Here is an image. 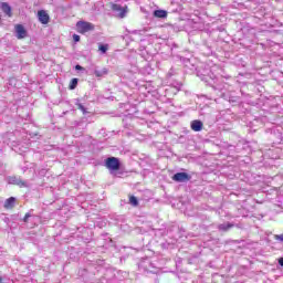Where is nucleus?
<instances>
[{
  "instance_id": "1",
  "label": "nucleus",
  "mask_w": 283,
  "mask_h": 283,
  "mask_svg": "<svg viewBox=\"0 0 283 283\" xmlns=\"http://www.w3.org/2000/svg\"><path fill=\"white\" fill-rule=\"evenodd\" d=\"M201 81L207 83V85H210V87H213V90H222L220 84H218V76H216L213 73L201 75Z\"/></svg>"
},
{
  "instance_id": "2",
  "label": "nucleus",
  "mask_w": 283,
  "mask_h": 283,
  "mask_svg": "<svg viewBox=\"0 0 283 283\" xmlns=\"http://www.w3.org/2000/svg\"><path fill=\"white\" fill-rule=\"evenodd\" d=\"M105 167L108 168L109 171H119L120 161L116 157H108L105 160Z\"/></svg>"
},
{
  "instance_id": "3",
  "label": "nucleus",
  "mask_w": 283,
  "mask_h": 283,
  "mask_svg": "<svg viewBox=\"0 0 283 283\" xmlns=\"http://www.w3.org/2000/svg\"><path fill=\"white\" fill-rule=\"evenodd\" d=\"M76 28L80 34H85V32H92L94 30V24L92 22L80 21L76 23Z\"/></svg>"
},
{
  "instance_id": "4",
  "label": "nucleus",
  "mask_w": 283,
  "mask_h": 283,
  "mask_svg": "<svg viewBox=\"0 0 283 283\" xmlns=\"http://www.w3.org/2000/svg\"><path fill=\"white\" fill-rule=\"evenodd\" d=\"M111 10H113V12H119V19H125V17H127V6L122 7L120 4L111 3Z\"/></svg>"
},
{
  "instance_id": "5",
  "label": "nucleus",
  "mask_w": 283,
  "mask_h": 283,
  "mask_svg": "<svg viewBox=\"0 0 283 283\" xmlns=\"http://www.w3.org/2000/svg\"><path fill=\"white\" fill-rule=\"evenodd\" d=\"M172 180L175 182H189V180H191V176L187 172H177L172 176Z\"/></svg>"
},
{
  "instance_id": "6",
  "label": "nucleus",
  "mask_w": 283,
  "mask_h": 283,
  "mask_svg": "<svg viewBox=\"0 0 283 283\" xmlns=\"http://www.w3.org/2000/svg\"><path fill=\"white\" fill-rule=\"evenodd\" d=\"M38 19L42 25H48L50 23V14L45 10L38 11Z\"/></svg>"
},
{
  "instance_id": "7",
  "label": "nucleus",
  "mask_w": 283,
  "mask_h": 283,
  "mask_svg": "<svg viewBox=\"0 0 283 283\" xmlns=\"http://www.w3.org/2000/svg\"><path fill=\"white\" fill-rule=\"evenodd\" d=\"M15 32H17V39H25L28 36V31L25 30V27L23 24H17L15 25Z\"/></svg>"
},
{
  "instance_id": "8",
  "label": "nucleus",
  "mask_w": 283,
  "mask_h": 283,
  "mask_svg": "<svg viewBox=\"0 0 283 283\" xmlns=\"http://www.w3.org/2000/svg\"><path fill=\"white\" fill-rule=\"evenodd\" d=\"M143 87L144 90H146V92H144L145 98H149V96H154V94H156V91H154V86H151V83L146 82Z\"/></svg>"
},
{
  "instance_id": "9",
  "label": "nucleus",
  "mask_w": 283,
  "mask_h": 283,
  "mask_svg": "<svg viewBox=\"0 0 283 283\" xmlns=\"http://www.w3.org/2000/svg\"><path fill=\"white\" fill-rule=\"evenodd\" d=\"M0 8H1L2 12H4V14H7V17H12V7H10V4H8V2H1Z\"/></svg>"
},
{
  "instance_id": "10",
  "label": "nucleus",
  "mask_w": 283,
  "mask_h": 283,
  "mask_svg": "<svg viewBox=\"0 0 283 283\" xmlns=\"http://www.w3.org/2000/svg\"><path fill=\"white\" fill-rule=\"evenodd\" d=\"M190 127H191L192 132H202V122L195 119L191 122Z\"/></svg>"
},
{
  "instance_id": "11",
  "label": "nucleus",
  "mask_w": 283,
  "mask_h": 283,
  "mask_svg": "<svg viewBox=\"0 0 283 283\" xmlns=\"http://www.w3.org/2000/svg\"><path fill=\"white\" fill-rule=\"evenodd\" d=\"M153 15L156 17V19H167V11L161 9L155 10Z\"/></svg>"
},
{
  "instance_id": "12",
  "label": "nucleus",
  "mask_w": 283,
  "mask_h": 283,
  "mask_svg": "<svg viewBox=\"0 0 283 283\" xmlns=\"http://www.w3.org/2000/svg\"><path fill=\"white\" fill-rule=\"evenodd\" d=\"M14 202H17V199L14 197H10L4 201V209H14Z\"/></svg>"
},
{
  "instance_id": "13",
  "label": "nucleus",
  "mask_w": 283,
  "mask_h": 283,
  "mask_svg": "<svg viewBox=\"0 0 283 283\" xmlns=\"http://www.w3.org/2000/svg\"><path fill=\"white\" fill-rule=\"evenodd\" d=\"M94 74H95L96 78H101L103 76H107V74H109V70H107V67H104L101 71L95 70Z\"/></svg>"
},
{
  "instance_id": "14",
  "label": "nucleus",
  "mask_w": 283,
  "mask_h": 283,
  "mask_svg": "<svg viewBox=\"0 0 283 283\" xmlns=\"http://www.w3.org/2000/svg\"><path fill=\"white\" fill-rule=\"evenodd\" d=\"M234 224L233 223H230V222H226V223H221L218 226V229L220 231H223V232H227L229 231V229H233Z\"/></svg>"
},
{
  "instance_id": "15",
  "label": "nucleus",
  "mask_w": 283,
  "mask_h": 283,
  "mask_svg": "<svg viewBox=\"0 0 283 283\" xmlns=\"http://www.w3.org/2000/svg\"><path fill=\"white\" fill-rule=\"evenodd\" d=\"M98 50L102 52V54H106L107 50H109V44H99Z\"/></svg>"
},
{
  "instance_id": "16",
  "label": "nucleus",
  "mask_w": 283,
  "mask_h": 283,
  "mask_svg": "<svg viewBox=\"0 0 283 283\" xmlns=\"http://www.w3.org/2000/svg\"><path fill=\"white\" fill-rule=\"evenodd\" d=\"M78 85V78H72L69 88L70 90H76V86Z\"/></svg>"
},
{
  "instance_id": "17",
  "label": "nucleus",
  "mask_w": 283,
  "mask_h": 283,
  "mask_svg": "<svg viewBox=\"0 0 283 283\" xmlns=\"http://www.w3.org/2000/svg\"><path fill=\"white\" fill-rule=\"evenodd\" d=\"M129 205H132L133 207H138V199L135 196H130Z\"/></svg>"
},
{
  "instance_id": "18",
  "label": "nucleus",
  "mask_w": 283,
  "mask_h": 283,
  "mask_svg": "<svg viewBox=\"0 0 283 283\" xmlns=\"http://www.w3.org/2000/svg\"><path fill=\"white\" fill-rule=\"evenodd\" d=\"M77 109H81L82 114H90V112H87V108H85V106L81 103L76 104Z\"/></svg>"
},
{
  "instance_id": "19",
  "label": "nucleus",
  "mask_w": 283,
  "mask_h": 283,
  "mask_svg": "<svg viewBox=\"0 0 283 283\" xmlns=\"http://www.w3.org/2000/svg\"><path fill=\"white\" fill-rule=\"evenodd\" d=\"M154 112H156V106H155V104H153V105L150 106V108H146V109H145V113H146V114H154Z\"/></svg>"
},
{
  "instance_id": "20",
  "label": "nucleus",
  "mask_w": 283,
  "mask_h": 283,
  "mask_svg": "<svg viewBox=\"0 0 283 283\" xmlns=\"http://www.w3.org/2000/svg\"><path fill=\"white\" fill-rule=\"evenodd\" d=\"M73 40L75 43H78V41H81V36L78 34H73Z\"/></svg>"
},
{
  "instance_id": "21",
  "label": "nucleus",
  "mask_w": 283,
  "mask_h": 283,
  "mask_svg": "<svg viewBox=\"0 0 283 283\" xmlns=\"http://www.w3.org/2000/svg\"><path fill=\"white\" fill-rule=\"evenodd\" d=\"M17 185H19V187H28V185L23 180H19Z\"/></svg>"
},
{
  "instance_id": "22",
  "label": "nucleus",
  "mask_w": 283,
  "mask_h": 283,
  "mask_svg": "<svg viewBox=\"0 0 283 283\" xmlns=\"http://www.w3.org/2000/svg\"><path fill=\"white\" fill-rule=\"evenodd\" d=\"M275 240H279V242H283V233L282 234H276Z\"/></svg>"
},
{
  "instance_id": "23",
  "label": "nucleus",
  "mask_w": 283,
  "mask_h": 283,
  "mask_svg": "<svg viewBox=\"0 0 283 283\" xmlns=\"http://www.w3.org/2000/svg\"><path fill=\"white\" fill-rule=\"evenodd\" d=\"M29 218H30V213H25V216L23 218V222H28Z\"/></svg>"
},
{
  "instance_id": "24",
  "label": "nucleus",
  "mask_w": 283,
  "mask_h": 283,
  "mask_svg": "<svg viewBox=\"0 0 283 283\" xmlns=\"http://www.w3.org/2000/svg\"><path fill=\"white\" fill-rule=\"evenodd\" d=\"M181 61H182V63H185V65H187V63H189V59H187V57L181 59Z\"/></svg>"
},
{
  "instance_id": "25",
  "label": "nucleus",
  "mask_w": 283,
  "mask_h": 283,
  "mask_svg": "<svg viewBox=\"0 0 283 283\" xmlns=\"http://www.w3.org/2000/svg\"><path fill=\"white\" fill-rule=\"evenodd\" d=\"M279 264H280V266H283V258L279 259Z\"/></svg>"
},
{
  "instance_id": "26",
  "label": "nucleus",
  "mask_w": 283,
  "mask_h": 283,
  "mask_svg": "<svg viewBox=\"0 0 283 283\" xmlns=\"http://www.w3.org/2000/svg\"><path fill=\"white\" fill-rule=\"evenodd\" d=\"M75 70H83V66L76 65V66H75Z\"/></svg>"
},
{
  "instance_id": "27",
  "label": "nucleus",
  "mask_w": 283,
  "mask_h": 283,
  "mask_svg": "<svg viewBox=\"0 0 283 283\" xmlns=\"http://www.w3.org/2000/svg\"><path fill=\"white\" fill-rule=\"evenodd\" d=\"M143 13L146 14V17H149V12L144 10Z\"/></svg>"
},
{
  "instance_id": "28",
  "label": "nucleus",
  "mask_w": 283,
  "mask_h": 283,
  "mask_svg": "<svg viewBox=\"0 0 283 283\" xmlns=\"http://www.w3.org/2000/svg\"><path fill=\"white\" fill-rule=\"evenodd\" d=\"M144 193H149V195H151V191H149V190H144Z\"/></svg>"
},
{
  "instance_id": "29",
  "label": "nucleus",
  "mask_w": 283,
  "mask_h": 283,
  "mask_svg": "<svg viewBox=\"0 0 283 283\" xmlns=\"http://www.w3.org/2000/svg\"><path fill=\"white\" fill-rule=\"evenodd\" d=\"M3 282V279L0 276V283H2Z\"/></svg>"
},
{
  "instance_id": "30",
  "label": "nucleus",
  "mask_w": 283,
  "mask_h": 283,
  "mask_svg": "<svg viewBox=\"0 0 283 283\" xmlns=\"http://www.w3.org/2000/svg\"><path fill=\"white\" fill-rule=\"evenodd\" d=\"M146 171H148L149 170V168H144Z\"/></svg>"
}]
</instances>
